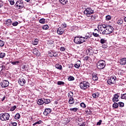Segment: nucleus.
<instances>
[{
    "label": "nucleus",
    "mask_w": 126,
    "mask_h": 126,
    "mask_svg": "<svg viewBox=\"0 0 126 126\" xmlns=\"http://www.w3.org/2000/svg\"><path fill=\"white\" fill-rule=\"evenodd\" d=\"M73 41L75 44H77V45H80V44H82L84 42H85L84 40V37L82 36H75Z\"/></svg>",
    "instance_id": "1"
},
{
    "label": "nucleus",
    "mask_w": 126,
    "mask_h": 126,
    "mask_svg": "<svg viewBox=\"0 0 126 126\" xmlns=\"http://www.w3.org/2000/svg\"><path fill=\"white\" fill-rule=\"evenodd\" d=\"M80 87L82 90H87L90 87V84L87 81H83L80 83Z\"/></svg>",
    "instance_id": "2"
},
{
    "label": "nucleus",
    "mask_w": 126,
    "mask_h": 126,
    "mask_svg": "<svg viewBox=\"0 0 126 126\" xmlns=\"http://www.w3.org/2000/svg\"><path fill=\"white\" fill-rule=\"evenodd\" d=\"M10 118V115L7 113H1L0 114V120L2 122L8 121Z\"/></svg>",
    "instance_id": "3"
},
{
    "label": "nucleus",
    "mask_w": 126,
    "mask_h": 126,
    "mask_svg": "<svg viewBox=\"0 0 126 126\" xmlns=\"http://www.w3.org/2000/svg\"><path fill=\"white\" fill-rule=\"evenodd\" d=\"M96 66L98 69H103L106 66V62L103 60L99 61L97 63Z\"/></svg>",
    "instance_id": "4"
},
{
    "label": "nucleus",
    "mask_w": 126,
    "mask_h": 126,
    "mask_svg": "<svg viewBox=\"0 0 126 126\" xmlns=\"http://www.w3.org/2000/svg\"><path fill=\"white\" fill-rule=\"evenodd\" d=\"M84 13L87 17H90L91 14L94 13V10H92L91 8H87L85 10Z\"/></svg>",
    "instance_id": "5"
},
{
    "label": "nucleus",
    "mask_w": 126,
    "mask_h": 126,
    "mask_svg": "<svg viewBox=\"0 0 126 126\" xmlns=\"http://www.w3.org/2000/svg\"><path fill=\"white\" fill-rule=\"evenodd\" d=\"M15 6L18 8V9H21L24 7V3L22 0H18L17 1L15 4Z\"/></svg>",
    "instance_id": "6"
},
{
    "label": "nucleus",
    "mask_w": 126,
    "mask_h": 126,
    "mask_svg": "<svg viewBox=\"0 0 126 126\" xmlns=\"http://www.w3.org/2000/svg\"><path fill=\"white\" fill-rule=\"evenodd\" d=\"M116 81L117 77L116 76H112L110 79L107 80V83L109 85H111V84H116Z\"/></svg>",
    "instance_id": "7"
},
{
    "label": "nucleus",
    "mask_w": 126,
    "mask_h": 126,
    "mask_svg": "<svg viewBox=\"0 0 126 126\" xmlns=\"http://www.w3.org/2000/svg\"><path fill=\"white\" fill-rule=\"evenodd\" d=\"M95 60V57L93 55H89V56H86L84 58V61L86 62H89L91 63H92V62Z\"/></svg>",
    "instance_id": "8"
},
{
    "label": "nucleus",
    "mask_w": 126,
    "mask_h": 126,
    "mask_svg": "<svg viewBox=\"0 0 126 126\" xmlns=\"http://www.w3.org/2000/svg\"><path fill=\"white\" fill-rule=\"evenodd\" d=\"M109 27L108 25H106L104 24H101L98 26L97 28L99 31L100 32H103L105 29H107Z\"/></svg>",
    "instance_id": "9"
},
{
    "label": "nucleus",
    "mask_w": 126,
    "mask_h": 126,
    "mask_svg": "<svg viewBox=\"0 0 126 126\" xmlns=\"http://www.w3.org/2000/svg\"><path fill=\"white\" fill-rule=\"evenodd\" d=\"M18 83L21 86H24V84L26 83V80H25V79L23 77H22L19 79Z\"/></svg>",
    "instance_id": "10"
},
{
    "label": "nucleus",
    "mask_w": 126,
    "mask_h": 126,
    "mask_svg": "<svg viewBox=\"0 0 126 126\" xmlns=\"http://www.w3.org/2000/svg\"><path fill=\"white\" fill-rule=\"evenodd\" d=\"M0 84L2 88H5L6 87H7L8 85H9V82L5 80L1 82Z\"/></svg>",
    "instance_id": "11"
},
{
    "label": "nucleus",
    "mask_w": 126,
    "mask_h": 126,
    "mask_svg": "<svg viewBox=\"0 0 126 126\" xmlns=\"http://www.w3.org/2000/svg\"><path fill=\"white\" fill-rule=\"evenodd\" d=\"M119 98H120V95H119V94H115L112 98L113 102H114V103H117V102H119L120 101Z\"/></svg>",
    "instance_id": "12"
},
{
    "label": "nucleus",
    "mask_w": 126,
    "mask_h": 126,
    "mask_svg": "<svg viewBox=\"0 0 126 126\" xmlns=\"http://www.w3.org/2000/svg\"><path fill=\"white\" fill-rule=\"evenodd\" d=\"M57 32L59 35H63L64 33V29L62 27H59Z\"/></svg>",
    "instance_id": "13"
},
{
    "label": "nucleus",
    "mask_w": 126,
    "mask_h": 126,
    "mask_svg": "<svg viewBox=\"0 0 126 126\" xmlns=\"http://www.w3.org/2000/svg\"><path fill=\"white\" fill-rule=\"evenodd\" d=\"M100 31H99V30H97V29H95L94 30V32H93V35L94 37H100V35H99V32Z\"/></svg>",
    "instance_id": "14"
},
{
    "label": "nucleus",
    "mask_w": 126,
    "mask_h": 126,
    "mask_svg": "<svg viewBox=\"0 0 126 126\" xmlns=\"http://www.w3.org/2000/svg\"><path fill=\"white\" fill-rule=\"evenodd\" d=\"M92 79L94 81H97L98 80V74L95 73H93L92 74Z\"/></svg>",
    "instance_id": "15"
},
{
    "label": "nucleus",
    "mask_w": 126,
    "mask_h": 126,
    "mask_svg": "<svg viewBox=\"0 0 126 126\" xmlns=\"http://www.w3.org/2000/svg\"><path fill=\"white\" fill-rule=\"evenodd\" d=\"M51 112H52V109L50 108H46L43 112V115H44V116H48L49 114H50Z\"/></svg>",
    "instance_id": "16"
},
{
    "label": "nucleus",
    "mask_w": 126,
    "mask_h": 126,
    "mask_svg": "<svg viewBox=\"0 0 126 126\" xmlns=\"http://www.w3.org/2000/svg\"><path fill=\"white\" fill-rule=\"evenodd\" d=\"M86 54L88 56H93V50L90 48H89L86 50Z\"/></svg>",
    "instance_id": "17"
},
{
    "label": "nucleus",
    "mask_w": 126,
    "mask_h": 126,
    "mask_svg": "<svg viewBox=\"0 0 126 126\" xmlns=\"http://www.w3.org/2000/svg\"><path fill=\"white\" fill-rule=\"evenodd\" d=\"M119 63L122 65H124L126 64V58L121 59L119 60Z\"/></svg>",
    "instance_id": "18"
},
{
    "label": "nucleus",
    "mask_w": 126,
    "mask_h": 126,
    "mask_svg": "<svg viewBox=\"0 0 126 126\" xmlns=\"http://www.w3.org/2000/svg\"><path fill=\"white\" fill-rule=\"evenodd\" d=\"M80 65H81V62H80V61H78L75 63L74 66L76 68H79Z\"/></svg>",
    "instance_id": "19"
},
{
    "label": "nucleus",
    "mask_w": 126,
    "mask_h": 126,
    "mask_svg": "<svg viewBox=\"0 0 126 126\" xmlns=\"http://www.w3.org/2000/svg\"><path fill=\"white\" fill-rule=\"evenodd\" d=\"M33 54L35 55V56H37V57H39V56H40V52H39L37 48H35L33 50Z\"/></svg>",
    "instance_id": "20"
},
{
    "label": "nucleus",
    "mask_w": 126,
    "mask_h": 126,
    "mask_svg": "<svg viewBox=\"0 0 126 126\" xmlns=\"http://www.w3.org/2000/svg\"><path fill=\"white\" fill-rule=\"evenodd\" d=\"M108 34H111L114 31V28L111 26H108Z\"/></svg>",
    "instance_id": "21"
},
{
    "label": "nucleus",
    "mask_w": 126,
    "mask_h": 126,
    "mask_svg": "<svg viewBox=\"0 0 126 126\" xmlns=\"http://www.w3.org/2000/svg\"><path fill=\"white\" fill-rule=\"evenodd\" d=\"M108 27H107V28L103 30V31L101 32V34L102 35H108L109 30H108Z\"/></svg>",
    "instance_id": "22"
},
{
    "label": "nucleus",
    "mask_w": 126,
    "mask_h": 126,
    "mask_svg": "<svg viewBox=\"0 0 126 126\" xmlns=\"http://www.w3.org/2000/svg\"><path fill=\"white\" fill-rule=\"evenodd\" d=\"M43 100L45 104H50V103H51V99H48L44 97L43 98Z\"/></svg>",
    "instance_id": "23"
},
{
    "label": "nucleus",
    "mask_w": 126,
    "mask_h": 126,
    "mask_svg": "<svg viewBox=\"0 0 126 126\" xmlns=\"http://www.w3.org/2000/svg\"><path fill=\"white\" fill-rule=\"evenodd\" d=\"M55 67L57 68V69H59V70H62V69H63V66L59 63L56 64Z\"/></svg>",
    "instance_id": "24"
},
{
    "label": "nucleus",
    "mask_w": 126,
    "mask_h": 126,
    "mask_svg": "<svg viewBox=\"0 0 126 126\" xmlns=\"http://www.w3.org/2000/svg\"><path fill=\"white\" fill-rule=\"evenodd\" d=\"M5 24L7 26H9L12 24V21L11 19H8L6 21Z\"/></svg>",
    "instance_id": "25"
},
{
    "label": "nucleus",
    "mask_w": 126,
    "mask_h": 126,
    "mask_svg": "<svg viewBox=\"0 0 126 126\" xmlns=\"http://www.w3.org/2000/svg\"><path fill=\"white\" fill-rule=\"evenodd\" d=\"M22 69H24L26 71H28V68H29V65H22Z\"/></svg>",
    "instance_id": "26"
},
{
    "label": "nucleus",
    "mask_w": 126,
    "mask_h": 126,
    "mask_svg": "<svg viewBox=\"0 0 126 126\" xmlns=\"http://www.w3.org/2000/svg\"><path fill=\"white\" fill-rule=\"evenodd\" d=\"M44 99L43 98L39 99L37 101V104L38 105H43L44 104Z\"/></svg>",
    "instance_id": "27"
},
{
    "label": "nucleus",
    "mask_w": 126,
    "mask_h": 126,
    "mask_svg": "<svg viewBox=\"0 0 126 126\" xmlns=\"http://www.w3.org/2000/svg\"><path fill=\"white\" fill-rule=\"evenodd\" d=\"M90 17L91 21H95V20H96V18H97V16L96 15H92L90 16Z\"/></svg>",
    "instance_id": "28"
},
{
    "label": "nucleus",
    "mask_w": 126,
    "mask_h": 126,
    "mask_svg": "<svg viewBox=\"0 0 126 126\" xmlns=\"http://www.w3.org/2000/svg\"><path fill=\"white\" fill-rule=\"evenodd\" d=\"M73 93L71 91H70L68 92V97L69 98V99L73 98Z\"/></svg>",
    "instance_id": "29"
},
{
    "label": "nucleus",
    "mask_w": 126,
    "mask_h": 126,
    "mask_svg": "<svg viewBox=\"0 0 126 126\" xmlns=\"http://www.w3.org/2000/svg\"><path fill=\"white\" fill-rule=\"evenodd\" d=\"M100 95V94L98 92L93 94L92 96L94 98H98Z\"/></svg>",
    "instance_id": "30"
},
{
    "label": "nucleus",
    "mask_w": 126,
    "mask_h": 126,
    "mask_svg": "<svg viewBox=\"0 0 126 126\" xmlns=\"http://www.w3.org/2000/svg\"><path fill=\"white\" fill-rule=\"evenodd\" d=\"M91 37L92 35L89 34V32H88L87 33H86L85 36L83 37V38H84V40H85V39H90V38H91Z\"/></svg>",
    "instance_id": "31"
},
{
    "label": "nucleus",
    "mask_w": 126,
    "mask_h": 126,
    "mask_svg": "<svg viewBox=\"0 0 126 126\" xmlns=\"http://www.w3.org/2000/svg\"><path fill=\"white\" fill-rule=\"evenodd\" d=\"M68 103L69 104H70V105H72V104H74V98H69Z\"/></svg>",
    "instance_id": "32"
},
{
    "label": "nucleus",
    "mask_w": 126,
    "mask_h": 126,
    "mask_svg": "<svg viewBox=\"0 0 126 126\" xmlns=\"http://www.w3.org/2000/svg\"><path fill=\"white\" fill-rule=\"evenodd\" d=\"M61 3H62V4H63V5H64V4H66L67 2H68V0H59Z\"/></svg>",
    "instance_id": "33"
},
{
    "label": "nucleus",
    "mask_w": 126,
    "mask_h": 126,
    "mask_svg": "<svg viewBox=\"0 0 126 126\" xmlns=\"http://www.w3.org/2000/svg\"><path fill=\"white\" fill-rule=\"evenodd\" d=\"M69 111H70V112H77L78 111V108L76 107L70 108Z\"/></svg>",
    "instance_id": "34"
},
{
    "label": "nucleus",
    "mask_w": 126,
    "mask_h": 126,
    "mask_svg": "<svg viewBox=\"0 0 126 126\" xmlns=\"http://www.w3.org/2000/svg\"><path fill=\"white\" fill-rule=\"evenodd\" d=\"M85 112H86V115H91V114H92V112H91V110H90V109H87L85 111Z\"/></svg>",
    "instance_id": "35"
},
{
    "label": "nucleus",
    "mask_w": 126,
    "mask_h": 126,
    "mask_svg": "<svg viewBox=\"0 0 126 126\" xmlns=\"http://www.w3.org/2000/svg\"><path fill=\"white\" fill-rule=\"evenodd\" d=\"M39 23H41V24H45L46 23V19L44 18H41L39 20Z\"/></svg>",
    "instance_id": "36"
},
{
    "label": "nucleus",
    "mask_w": 126,
    "mask_h": 126,
    "mask_svg": "<svg viewBox=\"0 0 126 126\" xmlns=\"http://www.w3.org/2000/svg\"><path fill=\"white\" fill-rule=\"evenodd\" d=\"M14 119H15V120H19V119H20V114L17 113L14 116Z\"/></svg>",
    "instance_id": "37"
},
{
    "label": "nucleus",
    "mask_w": 126,
    "mask_h": 126,
    "mask_svg": "<svg viewBox=\"0 0 126 126\" xmlns=\"http://www.w3.org/2000/svg\"><path fill=\"white\" fill-rule=\"evenodd\" d=\"M123 23H124V21H123V19H120L117 22V24H118V25H122L123 24Z\"/></svg>",
    "instance_id": "38"
},
{
    "label": "nucleus",
    "mask_w": 126,
    "mask_h": 126,
    "mask_svg": "<svg viewBox=\"0 0 126 126\" xmlns=\"http://www.w3.org/2000/svg\"><path fill=\"white\" fill-rule=\"evenodd\" d=\"M113 108H114V109H118L119 108V103H115L113 104L112 106Z\"/></svg>",
    "instance_id": "39"
},
{
    "label": "nucleus",
    "mask_w": 126,
    "mask_h": 126,
    "mask_svg": "<svg viewBox=\"0 0 126 126\" xmlns=\"http://www.w3.org/2000/svg\"><path fill=\"white\" fill-rule=\"evenodd\" d=\"M38 43H39V39H35L34 42H32L33 45H38Z\"/></svg>",
    "instance_id": "40"
},
{
    "label": "nucleus",
    "mask_w": 126,
    "mask_h": 126,
    "mask_svg": "<svg viewBox=\"0 0 126 126\" xmlns=\"http://www.w3.org/2000/svg\"><path fill=\"white\" fill-rule=\"evenodd\" d=\"M42 29L43 30H48V29H49V26L48 25H44L42 27Z\"/></svg>",
    "instance_id": "41"
},
{
    "label": "nucleus",
    "mask_w": 126,
    "mask_h": 126,
    "mask_svg": "<svg viewBox=\"0 0 126 126\" xmlns=\"http://www.w3.org/2000/svg\"><path fill=\"white\" fill-rule=\"evenodd\" d=\"M42 121H41V120H39V121H37V122H35V123H34L33 125H32V126H36V125H40V124H42Z\"/></svg>",
    "instance_id": "42"
},
{
    "label": "nucleus",
    "mask_w": 126,
    "mask_h": 126,
    "mask_svg": "<svg viewBox=\"0 0 126 126\" xmlns=\"http://www.w3.org/2000/svg\"><path fill=\"white\" fill-rule=\"evenodd\" d=\"M4 57H5V53H2V52L0 53V59H3V58H4Z\"/></svg>",
    "instance_id": "43"
},
{
    "label": "nucleus",
    "mask_w": 126,
    "mask_h": 126,
    "mask_svg": "<svg viewBox=\"0 0 126 126\" xmlns=\"http://www.w3.org/2000/svg\"><path fill=\"white\" fill-rule=\"evenodd\" d=\"M68 80L69 81H73V80H74V77L72 76H70L68 78Z\"/></svg>",
    "instance_id": "44"
},
{
    "label": "nucleus",
    "mask_w": 126,
    "mask_h": 126,
    "mask_svg": "<svg viewBox=\"0 0 126 126\" xmlns=\"http://www.w3.org/2000/svg\"><path fill=\"white\" fill-rule=\"evenodd\" d=\"M111 19H112V17H111V16L108 15L106 16V20L107 21H109V20H111Z\"/></svg>",
    "instance_id": "45"
},
{
    "label": "nucleus",
    "mask_w": 126,
    "mask_h": 126,
    "mask_svg": "<svg viewBox=\"0 0 126 126\" xmlns=\"http://www.w3.org/2000/svg\"><path fill=\"white\" fill-rule=\"evenodd\" d=\"M17 107L16 105H14V106H13L12 107H11L10 109V111L11 112H13V111H14L15 110V109H16Z\"/></svg>",
    "instance_id": "46"
},
{
    "label": "nucleus",
    "mask_w": 126,
    "mask_h": 126,
    "mask_svg": "<svg viewBox=\"0 0 126 126\" xmlns=\"http://www.w3.org/2000/svg\"><path fill=\"white\" fill-rule=\"evenodd\" d=\"M118 105H119V107H120V108H123V107L125 106V103L122 102H119Z\"/></svg>",
    "instance_id": "47"
},
{
    "label": "nucleus",
    "mask_w": 126,
    "mask_h": 126,
    "mask_svg": "<svg viewBox=\"0 0 126 126\" xmlns=\"http://www.w3.org/2000/svg\"><path fill=\"white\" fill-rule=\"evenodd\" d=\"M121 98L122 99H125V100H126V93L124 94H122Z\"/></svg>",
    "instance_id": "48"
},
{
    "label": "nucleus",
    "mask_w": 126,
    "mask_h": 126,
    "mask_svg": "<svg viewBox=\"0 0 126 126\" xmlns=\"http://www.w3.org/2000/svg\"><path fill=\"white\" fill-rule=\"evenodd\" d=\"M4 46V41L0 40V47H3Z\"/></svg>",
    "instance_id": "49"
},
{
    "label": "nucleus",
    "mask_w": 126,
    "mask_h": 126,
    "mask_svg": "<svg viewBox=\"0 0 126 126\" xmlns=\"http://www.w3.org/2000/svg\"><path fill=\"white\" fill-rule=\"evenodd\" d=\"M62 28H66L67 27V25L65 24V23H63L61 25Z\"/></svg>",
    "instance_id": "50"
},
{
    "label": "nucleus",
    "mask_w": 126,
    "mask_h": 126,
    "mask_svg": "<svg viewBox=\"0 0 126 126\" xmlns=\"http://www.w3.org/2000/svg\"><path fill=\"white\" fill-rule=\"evenodd\" d=\"M57 84L58 85H64V82L63 81H58Z\"/></svg>",
    "instance_id": "51"
},
{
    "label": "nucleus",
    "mask_w": 126,
    "mask_h": 126,
    "mask_svg": "<svg viewBox=\"0 0 126 126\" xmlns=\"http://www.w3.org/2000/svg\"><path fill=\"white\" fill-rule=\"evenodd\" d=\"M18 24H19L18 22L15 21V22H13L12 24V25H13V26H17L18 25Z\"/></svg>",
    "instance_id": "52"
},
{
    "label": "nucleus",
    "mask_w": 126,
    "mask_h": 126,
    "mask_svg": "<svg viewBox=\"0 0 126 126\" xmlns=\"http://www.w3.org/2000/svg\"><path fill=\"white\" fill-rule=\"evenodd\" d=\"M8 1H9L11 5H13L15 3L14 0H8Z\"/></svg>",
    "instance_id": "53"
},
{
    "label": "nucleus",
    "mask_w": 126,
    "mask_h": 126,
    "mask_svg": "<svg viewBox=\"0 0 126 126\" xmlns=\"http://www.w3.org/2000/svg\"><path fill=\"white\" fill-rule=\"evenodd\" d=\"M3 1L0 0V8H1L3 6Z\"/></svg>",
    "instance_id": "54"
},
{
    "label": "nucleus",
    "mask_w": 126,
    "mask_h": 126,
    "mask_svg": "<svg viewBox=\"0 0 126 126\" xmlns=\"http://www.w3.org/2000/svg\"><path fill=\"white\" fill-rule=\"evenodd\" d=\"M100 43L101 44H105V43H106V40L103 39V38H102L100 39Z\"/></svg>",
    "instance_id": "55"
},
{
    "label": "nucleus",
    "mask_w": 126,
    "mask_h": 126,
    "mask_svg": "<svg viewBox=\"0 0 126 126\" xmlns=\"http://www.w3.org/2000/svg\"><path fill=\"white\" fill-rule=\"evenodd\" d=\"M12 64H13V65H15V64H17L18 63H19V61H15V62H11Z\"/></svg>",
    "instance_id": "56"
},
{
    "label": "nucleus",
    "mask_w": 126,
    "mask_h": 126,
    "mask_svg": "<svg viewBox=\"0 0 126 126\" xmlns=\"http://www.w3.org/2000/svg\"><path fill=\"white\" fill-rule=\"evenodd\" d=\"M81 107H82V108H86V105H85V103L82 102L80 104Z\"/></svg>",
    "instance_id": "57"
},
{
    "label": "nucleus",
    "mask_w": 126,
    "mask_h": 126,
    "mask_svg": "<svg viewBox=\"0 0 126 126\" xmlns=\"http://www.w3.org/2000/svg\"><path fill=\"white\" fill-rule=\"evenodd\" d=\"M52 56L56 58L59 56V54L57 52H54Z\"/></svg>",
    "instance_id": "58"
},
{
    "label": "nucleus",
    "mask_w": 126,
    "mask_h": 126,
    "mask_svg": "<svg viewBox=\"0 0 126 126\" xmlns=\"http://www.w3.org/2000/svg\"><path fill=\"white\" fill-rule=\"evenodd\" d=\"M60 51L61 52H64L65 51V48L64 47H62L60 48Z\"/></svg>",
    "instance_id": "59"
},
{
    "label": "nucleus",
    "mask_w": 126,
    "mask_h": 126,
    "mask_svg": "<svg viewBox=\"0 0 126 126\" xmlns=\"http://www.w3.org/2000/svg\"><path fill=\"white\" fill-rule=\"evenodd\" d=\"M48 44H49L50 45H53V44H54V41H53L52 40H49Z\"/></svg>",
    "instance_id": "60"
},
{
    "label": "nucleus",
    "mask_w": 126,
    "mask_h": 126,
    "mask_svg": "<svg viewBox=\"0 0 126 126\" xmlns=\"http://www.w3.org/2000/svg\"><path fill=\"white\" fill-rule=\"evenodd\" d=\"M107 47H108V46H107V45H105V44L102 45V48H103V49H107Z\"/></svg>",
    "instance_id": "61"
},
{
    "label": "nucleus",
    "mask_w": 126,
    "mask_h": 126,
    "mask_svg": "<svg viewBox=\"0 0 126 126\" xmlns=\"http://www.w3.org/2000/svg\"><path fill=\"white\" fill-rule=\"evenodd\" d=\"M101 124H102V120H100L99 122L97 123V126H101Z\"/></svg>",
    "instance_id": "62"
},
{
    "label": "nucleus",
    "mask_w": 126,
    "mask_h": 126,
    "mask_svg": "<svg viewBox=\"0 0 126 126\" xmlns=\"http://www.w3.org/2000/svg\"><path fill=\"white\" fill-rule=\"evenodd\" d=\"M11 125L13 126H17V123H16L15 122H12Z\"/></svg>",
    "instance_id": "63"
},
{
    "label": "nucleus",
    "mask_w": 126,
    "mask_h": 126,
    "mask_svg": "<svg viewBox=\"0 0 126 126\" xmlns=\"http://www.w3.org/2000/svg\"><path fill=\"white\" fill-rule=\"evenodd\" d=\"M48 54L50 55L49 56L50 57V58H53V54H51L52 53H51L50 52H48Z\"/></svg>",
    "instance_id": "64"
}]
</instances>
